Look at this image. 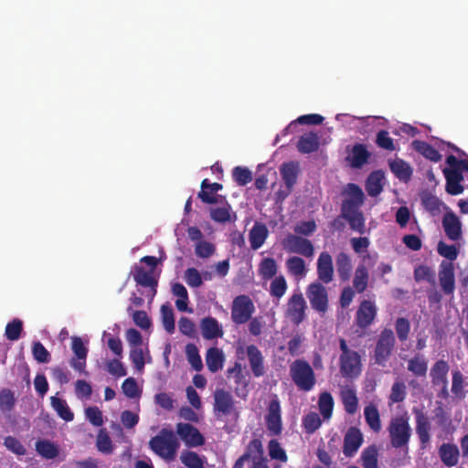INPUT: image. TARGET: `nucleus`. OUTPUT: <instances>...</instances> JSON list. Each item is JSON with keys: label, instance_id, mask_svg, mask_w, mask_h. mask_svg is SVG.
Returning <instances> with one entry per match:
<instances>
[{"label": "nucleus", "instance_id": "obj_29", "mask_svg": "<svg viewBox=\"0 0 468 468\" xmlns=\"http://www.w3.org/2000/svg\"><path fill=\"white\" fill-rule=\"evenodd\" d=\"M200 186L201 190L198 192L197 197L202 202L206 204H215L218 202V198L214 194L223 188L221 184L210 183L208 179H204Z\"/></svg>", "mask_w": 468, "mask_h": 468}, {"label": "nucleus", "instance_id": "obj_50", "mask_svg": "<svg viewBox=\"0 0 468 468\" xmlns=\"http://www.w3.org/2000/svg\"><path fill=\"white\" fill-rule=\"evenodd\" d=\"M16 405V397L14 391L9 388L0 390V411L3 413L11 412Z\"/></svg>", "mask_w": 468, "mask_h": 468}, {"label": "nucleus", "instance_id": "obj_24", "mask_svg": "<svg viewBox=\"0 0 468 468\" xmlns=\"http://www.w3.org/2000/svg\"><path fill=\"white\" fill-rule=\"evenodd\" d=\"M438 453L441 463L448 467L458 464L460 451L454 443H442L438 450Z\"/></svg>", "mask_w": 468, "mask_h": 468}, {"label": "nucleus", "instance_id": "obj_34", "mask_svg": "<svg viewBox=\"0 0 468 468\" xmlns=\"http://www.w3.org/2000/svg\"><path fill=\"white\" fill-rule=\"evenodd\" d=\"M369 273L366 265L361 262L357 265L353 278V289L357 293L364 292L368 285Z\"/></svg>", "mask_w": 468, "mask_h": 468}, {"label": "nucleus", "instance_id": "obj_31", "mask_svg": "<svg viewBox=\"0 0 468 468\" xmlns=\"http://www.w3.org/2000/svg\"><path fill=\"white\" fill-rule=\"evenodd\" d=\"M319 137L315 133H308L302 135L297 142V149L302 154H311L318 150Z\"/></svg>", "mask_w": 468, "mask_h": 468}, {"label": "nucleus", "instance_id": "obj_45", "mask_svg": "<svg viewBox=\"0 0 468 468\" xmlns=\"http://www.w3.org/2000/svg\"><path fill=\"white\" fill-rule=\"evenodd\" d=\"M277 263L272 258H264L259 265V274L262 280L268 281L275 277L277 273Z\"/></svg>", "mask_w": 468, "mask_h": 468}, {"label": "nucleus", "instance_id": "obj_40", "mask_svg": "<svg viewBox=\"0 0 468 468\" xmlns=\"http://www.w3.org/2000/svg\"><path fill=\"white\" fill-rule=\"evenodd\" d=\"M364 416L366 422L369 426V428L375 431L378 432L381 430V420L378 409L374 404H369L364 409Z\"/></svg>", "mask_w": 468, "mask_h": 468}, {"label": "nucleus", "instance_id": "obj_46", "mask_svg": "<svg viewBox=\"0 0 468 468\" xmlns=\"http://www.w3.org/2000/svg\"><path fill=\"white\" fill-rule=\"evenodd\" d=\"M285 264L288 272L295 277H303L307 272L305 262L301 257H290Z\"/></svg>", "mask_w": 468, "mask_h": 468}, {"label": "nucleus", "instance_id": "obj_63", "mask_svg": "<svg viewBox=\"0 0 468 468\" xmlns=\"http://www.w3.org/2000/svg\"><path fill=\"white\" fill-rule=\"evenodd\" d=\"M376 144L379 148L387 151H394L396 149L394 140L389 136L386 130H380L377 133Z\"/></svg>", "mask_w": 468, "mask_h": 468}, {"label": "nucleus", "instance_id": "obj_55", "mask_svg": "<svg viewBox=\"0 0 468 468\" xmlns=\"http://www.w3.org/2000/svg\"><path fill=\"white\" fill-rule=\"evenodd\" d=\"M161 315L165 330L169 334H173L175 331V315L171 305L168 303L163 304L161 306Z\"/></svg>", "mask_w": 468, "mask_h": 468}, {"label": "nucleus", "instance_id": "obj_28", "mask_svg": "<svg viewBox=\"0 0 468 468\" xmlns=\"http://www.w3.org/2000/svg\"><path fill=\"white\" fill-rule=\"evenodd\" d=\"M335 266L340 281H349L353 268L351 257L346 252H339L335 258Z\"/></svg>", "mask_w": 468, "mask_h": 468}, {"label": "nucleus", "instance_id": "obj_62", "mask_svg": "<svg viewBox=\"0 0 468 468\" xmlns=\"http://www.w3.org/2000/svg\"><path fill=\"white\" fill-rule=\"evenodd\" d=\"M395 329L400 342H405L410 331V321L405 317H399L395 323Z\"/></svg>", "mask_w": 468, "mask_h": 468}, {"label": "nucleus", "instance_id": "obj_41", "mask_svg": "<svg viewBox=\"0 0 468 468\" xmlns=\"http://www.w3.org/2000/svg\"><path fill=\"white\" fill-rule=\"evenodd\" d=\"M344 409L348 414H355L358 408V399L355 389L346 388L341 391Z\"/></svg>", "mask_w": 468, "mask_h": 468}, {"label": "nucleus", "instance_id": "obj_59", "mask_svg": "<svg viewBox=\"0 0 468 468\" xmlns=\"http://www.w3.org/2000/svg\"><path fill=\"white\" fill-rule=\"evenodd\" d=\"M269 455L271 459L279 460L282 463H286L288 460L286 452L282 448L280 442L272 439L268 444Z\"/></svg>", "mask_w": 468, "mask_h": 468}, {"label": "nucleus", "instance_id": "obj_3", "mask_svg": "<svg viewBox=\"0 0 468 468\" xmlns=\"http://www.w3.org/2000/svg\"><path fill=\"white\" fill-rule=\"evenodd\" d=\"M390 444L395 449L409 451V442L411 437V428L407 414L392 418L388 427Z\"/></svg>", "mask_w": 468, "mask_h": 468}, {"label": "nucleus", "instance_id": "obj_49", "mask_svg": "<svg viewBox=\"0 0 468 468\" xmlns=\"http://www.w3.org/2000/svg\"><path fill=\"white\" fill-rule=\"evenodd\" d=\"M452 393L458 399L465 397L464 392V378L459 369L452 371Z\"/></svg>", "mask_w": 468, "mask_h": 468}, {"label": "nucleus", "instance_id": "obj_30", "mask_svg": "<svg viewBox=\"0 0 468 468\" xmlns=\"http://www.w3.org/2000/svg\"><path fill=\"white\" fill-rule=\"evenodd\" d=\"M268 235L267 227L262 223L256 222L249 234L250 248L254 250L260 249L264 244Z\"/></svg>", "mask_w": 468, "mask_h": 468}, {"label": "nucleus", "instance_id": "obj_33", "mask_svg": "<svg viewBox=\"0 0 468 468\" xmlns=\"http://www.w3.org/2000/svg\"><path fill=\"white\" fill-rule=\"evenodd\" d=\"M384 173L381 170L373 171L366 181V191L370 197H378L383 190L382 181Z\"/></svg>", "mask_w": 468, "mask_h": 468}, {"label": "nucleus", "instance_id": "obj_4", "mask_svg": "<svg viewBox=\"0 0 468 468\" xmlns=\"http://www.w3.org/2000/svg\"><path fill=\"white\" fill-rule=\"evenodd\" d=\"M290 377L299 390L310 391L316 383L315 374L308 361L296 359L289 367Z\"/></svg>", "mask_w": 468, "mask_h": 468}, {"label": "nucleus", "instance_id": "obj_56", "mask_svg": "<svg viewBox=\"0 0 468 468\" xmlns=\"http://www.w3.org/2000/svg\"><path fill=\"white\" fill-rule=\"evenodd\" d=\"M232 177L238 186H244L252 181V173L247 167L236 166L232 170Z\"/></svg>", "mask_w": 468, "mask_h": 468}, {"label": "nucleus", "instance_id": "obj_38", "mask_svg": "<svg viewBox=\"0 0 468 468\" xmlns=\"http://www.w3.org/2000/svg\"><path fill=\"white\" fill-rule=\"evenodd\" d=\"M37 452L45 459H55L59 454V449L54 442L42 439L36 441Z\"/></svg>", "mask_w": 468, "mask_h": 468}, {"label": "nucleus", "instance_id": "obj_12", "mask_svg": "<svg viewBox=\"0 0 468 468\" xmlns=\"http://www.w3.org/2000/svg\"><path fill=\"white\" fill-rule=\"evenodd\" d=\"M228 378H232L235 384V394L239 398H246L250 383L249 373L244 371L239 362H235L226 372Z\"/></svg>", "mask_w": 468, "mask_h": 468}, {"label": "nucleus", "instance_id": "obj_5", "mask_svg": "<svg viewBox=\"0 0 468 468\" xmlns=\"http://www.w3.org/2000/svg\"><path fill=\"white\" fill-rule=\"evenodd\" d=\"M396 337L390 328H384L376 342L374 348V364L386 367L395 348Z\"/></svg>", "mask_w": 468, "mask_h": 468}, {"label": "nucleus", "instance_id": "obj_43", "mask_svg": "<svg viewBox=\"0 0 468 468\" xmlns=\"http://www.w3.org/2000/svg\"><path fill=\"white\" fill-rule=\"evenodd\" d=\"M50 403L53 410L65 421H71L74 419V414L65 399L53 396L50 398Z\"/></svg>", "mask_w": 468, "mask_h": 468}, {"label": "nucleus", "instance_id": "obj_23", "mask_svg": "<svg viewBox=\"0 0 468 468\" xmlns=\"http://www.w3.org/2000/svg\"><path fill=\"white\" fill-rule=\"evenodd\" d=\"M449 363L444 359L437 360L430 369L431 382L433 387L448 382Z\"/></svg>", "mask_w": 468, "mask_h": 468}, {"label": "nucleus", "instance_id": "obj_60", "mask_svg": "<svg viewBox=\"0 0 468 468\" xmlns=\"http://www.w3.org/2000/svg\"><path fill=\"white\" fill-rule=\"evenodd\" d=\"M4 446L11 452L19 456L25 455L27 453V449L21 443V441L17 438L11 435L6 436L4 439Z\"/></svg>", "mask_w": 468, "mask_h": 468}, {"label": "nucleus", "instance_id": "obj_52", "mask_svg": "<svg viewBox=\"0 0 468 468\" xmlns=\"http://www.w3.org/2000/svg\"><path fill=\"white\" fill-rule=\"evenodd\" d=\"M96 447L99 452L104 454H111L113 452L112 441L105 429H101L97 434Z\"/></svg>", "mask_w": 468, "mask_h": 468}, {"label": "nucleus", "instance_id": "obj_39", "mask_svg": "<svg viewBox=\"0 0 468 468\" xmlns=\"http://www.w3.org/2000/svg\"><path fill=\"white\" fill-rule=\"evenodd\" d=\"M210 218L215 222L227 223L235 221L237 215L232 211L229 204H226L221 207H215L210 209Z\"/></svg>", "mask_w": 468, "mask_h": 468}, {"label": "nucleus", "instance_id": "obj_11", "mask_svg": "<svg viewBox=\"0 0 468 468\" xmlns=\"http://www.w3.org/2000/svg\"><path fill=\"white\" fill-rule=\"evenodd\" d=\"M282 246L288 252L300 254L306 258L313 257L314 253L312 241L299 235H287L282 241Z\"/></svg>", "mask_w": 468, "mask_h": 468}, {"label": "nucleus", "instance_id": "obj_44", "mask_svg": "<svg viewBox=\"0 0 468 468\" xmlns=\"http://www.w3.org/2000/svg\"><path fill=\"white\" fill-rule=\"evenodd\" d=\"M334 405L335 402L331 393L324 391L319 395L318 408L324 420H329L332 417Z\"/></svg>", "mask_w": 468, "mask_h": 468}, {"label": "nucleus", "instance_id": "obj_16", "mask_svg": "<svg viewBox=\"0 0 468 468\" xmlns=\"http://www.w3.org/2000/svg\"><path fill=\"white\" fill-rule=\"evenodd\" d=\"M250 371L254 378H261L266 373L265 358L255 345H249L245 349Z\"/></svg>", "mask_w": 468, "mask_h": 468}, {"label": "nucleus", "instance_id": "obj_17", "mask_svg": "<svg viewBox=\"0 0 468 468\" xmlns=\"http://www.w3.org/2000/svg\"><path fill=\"white\" fill-rule=\"evenodd\" d=\"M440 286L446 295H451L455 290V274L452 262L442 261L439 266Z\"/></svg>", "mask_w": 468, "mask_h": 468}, {"label": "nucleus", "instance_id": "obj_14", "mask_svg": "<svg viewBox=\"0 0 468 468\" xmlns=\"http://www.w3.org/2000/svg\"><path fill=\"white\" fill-rule=\"evenodd\" d=\"M267 430L271 436H278L282 431L281 405L278 399H271L267 408L265 416Z\"/></svg>", "mask_w": 468, "mask_h": 468}, {"label": "nucleus", "instance_id": "obj_9", "mask_svg": "<svg viewBox=\"0 0 468 468\" xmlns=\"http://www.w3.org/2000/svg\"><path fill=\"white\" fill-rule=\"evenodd\" d=\"M306 296L311 307L321 314L328 310V292L326 288L320 282H314L306 288Z\"/></svg>", "mask_w": 468, "mask_h": 468}, {"label": "nucleus", "instance_id": "obj_54", "mask_svg": "<svg viewBox=\"0 0 468 468\" xmlns=\"http://www.w3.org/2000/svg\"><path fill=\"white\" fill-rule=\"evenodd\" d=\"M186 355L189 364L196 371H200L203 368L202 359L195 344L189 343L186 345Z\"/></svg>", "mask_w": 468, "mask_h": 468}, {"label": "nucleus", "instance_id": "obj_21", "mask_svg": "<svg viewBox=\"0 0 468 468\" xmlns=\"http://www.w3.org/2000/svg\"><path fill=\"white\" fill-rule=\"evenodd\" d=\"M363 434L356 427H350L344 437L343 453L346 457L354 456L363 443Z\"/></svg>", "mask_w": 468, "mask_h": 468}, {"label": "nucleus", "instance_id": "obj_1", "mask_svg": "<svg viewBox=\"0 0 468 468\" xmlns=\"http://www.w3.org/2000/svg\"><path fill=\"white\" fill-rule=\"evenodd\" d=\"M150 449L166 462L176 459L180 443L172 430L163 428L157 435L149 441Z\"/></svg>", "mask_w": 468, "mask_h": 468}, {"label": "nucleus", "instance_id": "obj_19", "mask_svg": "<svg viewBox=\"0 0 468 468\" xmlns=\"http://www.w3.org/2000/svg\"><path fill=\"white\" fill-rule=\"evenodd\" d=\"M412 412L415 416L416 433L418 434L421 447L425 448L431 441L430 420L421 409L413 408Z\"/></svg>", "mask_w": 468, "mask_h": 468}, {"label": "nucleus", "instance_id": "obj_7", "mask_svg": "<svg viewBox=\"0 0 468 468\" xmlns=\"http://www.w3.org/2000/svg\"><path fill=\"white\" fill-rule=\"evenodd\" d=\"M213 412L218 420L233 415L236 419L239 412L235 407V400L231 393L224 388H217L213 393Z\"/></svg>", "mask_w": 468, "mask_h": 468}, {"label": "nucleus", "instance_id": "obj_35", "mask_svg": "<svg viewBox=\"0 0 468 468\" xmlns=\"http://www.w3.org/2000/svg\"><path fill=\"white\" fill-rule=\"evenodd\" d=\"M389 168L400 181L408 182L412 176L411 166L402 159H395L389 162Z\"/></svg>", "mask_w": 468, "mask_h": 468}, {"label": "nucleus", "instance_id": "obj_8", "mask_svg": "<svg viewBox=\"0 0 468 468\" xmlns=\"http://www.w3.org/2000/svg\"><path fill=\"white\" fill-rule=\"evenodd\" d=\"M255 312L252 300L245 294L234 298L231 305V320L235 324L248 323Z\"/></svg>", "mask_w": 468, "mask_h": 468}, {"label": "nucleus", "instance_id": "obj_36", "mask_svg": "<svg viewBox=\"0 0 468 468\" xmlns=\"http://www.w3.org/2000/svg\"><path fill=\"white\" fill-rule=\"evenodd\" d=\"M407 369L417 378H425L428 371V361L424 356L417 354L409 359Z\"/></svg>", "mask_w": 468, "mask_h": 468}, {"label": "nucleus", "instance_id": "obj_2", "mask_svg": "<svg viewBox=\"0 0 468 468\" xmlns=\"http://www.w3.org/2000/svg\"><path fill=\"white\" fill-rule=\"evenodd\" d=\"M339 371L343 378L354 379L362 372L361 356L358 352L349 348L346 339L339 338Z\"/></svg>", "mask_w": 468, "mask_h": 468}, {"label": "nucleus", "instance_id": "obj_22", "mask_svg": "<svg viewBox=\"0 0 468 468\" xmlns=\"http://www.w3.org/2000/svg\"><path fill=\"white\" fill-rule=\"evenodd\" d=\"M346 194L349 197L342 203L341 208L358 209L365 201V195L362 188L354 183L347 184L346 187Z\"/></svg>", "mask_w": 468, "mask_h": 468}, {"label": "nucleus", "instance_id": "obj_20", "mask_svg": "<svg viewBox=\"0 0 468 468\" xmlns=\"http://www.w3.org/2000/svg\"><path fill=\"white\" fill-rule=\"evenodd\" d=\"M441 225L449 239L457 241L462 238V222L452 211L450 210L443 215Z\"/></svg>", "mask_w": 468, "mask_h": 468}, {"label": "nucleus", "instance_id": "obj_13", "mask_svg": "<svg viewBox=\"0 0 468 468\" xmlns=\"http://www.w3.org/2000/svg\"><path fill=\"white\" fill-rule=\"evenodd\" d=\"M377 314L378 308L373 301H361L355 315L356 325L361 330H366L374 323Z\"/></svg>", "mask_w": 468, "mask_h": 468}, {"label": "nucleus", "instance_id": "obj_18", "mask_svg": "<svg viewBox=\"0 0 468 468\" xmlns=\"http://www.w3.org/2000/svg\"><path fill=\"white\" fill-rule=\"evenodd\" d=\"M316 272L318 281L321 283L328 284L334 280L333 258L327 251L320 253L316 262Z\"/></svg>", "mask_w": 468, "mask_h": 468}, {"label": "nucleus", "instance_id": "obj_15", "mask_svg": "<svg viewBox=\"0 0 468 468\" xmlns=\"http://www.w3.org/2000/svg\"><path fill=\"white\" fill-rule=\"evenodd\" d=\"M176 434L188 447H198L205 443V438L198 429L189 423H177Z\"/></svg>", "mask_w": 468, "mask_h": 468}, {"label": "nucleus", "instance_id": "obj_42", "mask_svg": "<svg viewBox=\"0 0 468 468\" xmlns=\"http://www.w3.org/2000/svg\"><path fill=\"white\" fill-rule=\"evenodd\" d=\"M298 168L293 163H285L281 167L282 178L288 189L291 192L292 186L297 181Z\"/></svg>", "mask_w": 468, "mask_h": 468}, {"label": "nucleus", "instance_id": "obj_57", "mask_svg": "<svg viewBox=\"0 0 468 468\" xmlns=\"http://www.w3.org/2000/svg\"><path fill=\"white\" fill-rule=\"evenodd\" d=\"M322 425V420L316 412H309L303 419V426L306 433L312 434Z\"/></svg>", "mask_w": 468, "mask_h": 468}, {"label": "nucleus", "instance_id": "obj_58", "mask_svg": "<svg viewBox=\"0 0 468 468\" xmlns=\"http://www.w3.org/2000/svg\"><path fill=\"white\" fill-rule=\"evenodd\" d=\"M437 251L439 255L447 259L449 262L455 261L459 254L458 248L455 245H449L441 240L437 245Z\"/></svg>", "mask_w": 468, "mask_h": 468}, {"label": "nucleus", "instance_id": "obj_37", "mask_svg": "<svg viewBox=\"0 0 468 468\" xmlns=\"http://www.w3.org/2000/svg\"><path fill=\"white\" fill-rule=\"evenodd\" d=\"M412 148L432 162H439L441 159L439 151L427 142L415 140L412 142Z\"/></svg>", "mask_w": 468, "mask_h": 468}, {"label": "nucleus", "instance_id": "obj_32", "mask_svg": "<svg viewBox=\"0 0 468 468\" xmlns=\"http://www.w3.org/2000/svg\"><path fill=\"white\" fill-rule=\"evenodd\" d=\"M225 356L223 351L218 347H210L206 354V363L207 369L211 373H216L223 367Z\"/></svg>", "mask_w": 468, "mask_h": 468}, {"label": "nucleus", "instance_id": "obj_25", "mask_svg": "<svg viewBox=\"0 0 468 468\" xmlns=\"http://www.w3.org/2000/svg\"><path fill=\"white\" fill-rule=\"evenodd\" d=\"M341 211L352 230L356 231L361 235L366 233L365 218L359 208L350 210L341 208Z\"/></svg>", "mask_w": 468, "mask_h": 468}, {"label": "nucleus", "instance_id": "obj_53", "mask_svg": "<svg viewBox=\"0 0 468 468\" xmlns=\"http://www.w3.org/2000/svg\"><path fill=\"white\" fill-rule=\"evenodd\" d=\"M288 288L284 276L280 275L272 279L270 284V294L272 297L281 299L286 292Z\"/></svg>", "mask_w": 468, "mask_h": 468}, {"label": "nucleus", "instance_id": "obj_47", "mask_svg": "<svg viewBox=\"0 0 468 468\" xmlns=\"http://www.w3.org/2000/svg\"><path fill=\"white\" fill-rule=\"evenodd\" d=\"M378 452L376 445H370L365 448L361 454L362 465L364 468H378Z\"/></svg>", "mask_w": 468, "mask_h": 468}, {"label": "nucleus", "instance_id": "obj_6", "mask_svg": "<svg viewBox=\"0 0 468 468\" xmlns=\"http://www.w3.org/2000/svg\"><path fill=\"white\" fill-rule=\"evenodd\" d=\"M165 259V255L161 256L160 259L154 256H144L141 259V262H144L151 267L149 271H145L144 267L135 265L133 267V280L134 282L143 287H150L153 293L152 297L156 294V287L158 284L157 280L153 276L154 271L156 268L159 261Z\"/></svg>", "mask_w": 468, "mask_h": 468}, {"label": "nucleus", "instance_id": "obj_64", "mask_svg": "<svg viewBox=\"0 0 468 468\" xmlns=\"http://www.w3.org/2000/svg\"><path fill=\"white\" fill-rule=\"evenodd\" d=\"M216 251V247L213 243L208 241H198L195 247L196 255L201 259L211 257Z\"/></svg>", "mask_w": 468, "mask_h": 468}, {"label": "nucleus", "instance_id": "obj_27", "mask_svg": "<svg viewBox=\"0 0 468 468\" xmlns=\"http://www.w3.org/2000/svg\"><path fill=\"white\" fill-rule=\"evenodd\" d=\"M370 157V153L367 147L362 144H356L351 150L350 154L346 157L350 165L353 168H361L367 163Z\"/></svg>", "mask_w": 468, "mask_h": 468}, {"label": "nucleus", "instance_id": "obj_61", "mask_svg": "<svg viewBox=\"0 0 468 468\" xmlns=\"http://www.w3.org/2000/svg\"><path fill=\"white\" fill-rule=\"evenodd\" d=\"M22 330H23L22 321L16 318L12 322H10L6 324L5 336L10 341H16V340L19 339Z\"/></svg>", "mask_w": 468, "mask_h": 468}, {"label": "nucleus", "instance_id": "obj_26", "mask_svg": "<svg viewBox=\"0 0 468 468\" xmlns=\"http://www.w3.org/2000/svg\"><path fill=\"white\" fill-rule=\"evenodd\" d=\"M200 328L202 335L207 340L222 337L223 330L218 320L214 317L207 316L201 320Z\"/></svg>", "mask_w": 468, "mask_h": 468}, {"label": "nucleus", "instance_id": "obj_51", "mask_svg": "<svg viewBox=\"0 0 468 468\" xmlns=\"http://www.w3.org/2000/svg\"><path fill=\"white\" fill-rule=\"evenodd\" d=\"M180 460L187 468H205V461L195 452H183Z\"/></svg>", "mask_w": 468, "mask_h": 468}, {"label": "nucleus", "instance_id": "obj_48", "mask_svg": "<svg viewBox=\"0 0 468 468\" xmlns=\"http://www.w3.org/2000/svg\"><path fill=\"white\" fill-rule=\"evenodd\" d=\"M414 279L417 282L426 281L431 286L436 285L435 271L427 265H420L414 270Z\"/></svg>", "mask_w": 468, "mask_h": 468}, {"label": "nucleus", "instance_id": "obj_10", "mask_svg": "<svg viewBox=\"0 0 468 468\" xmlns=\"http://www.w3.org/2000/svg\"><path fill=\"white\" fill-rule=\"evenodd\" d=\"M306 302L301 292L293 293L288 300L285 316L294 325H299L305 320Z\"/></svg>", "mask_w": 468, "mask_h": 468}]
</instances>
